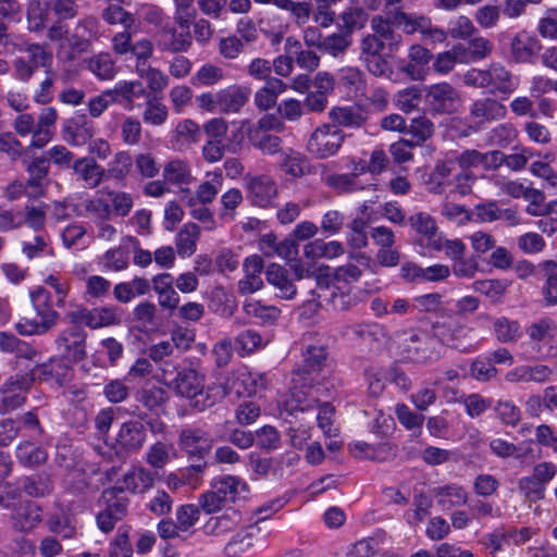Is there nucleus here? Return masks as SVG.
<instances>
[{
  "instance_id": "nucleus-46",
  "label": "nucleus",
  "mask_w": 557,
  "mask_h": 557,
  "mask_svg": "<svg viewBox=\"0 0 557 557\" xmlns=\"http://www.w3.org/2000/svg\"><path fill=\"white\" fill-rule=\"evenodd\" d=\"M133 166V159L126 151L117 152L109 162L106 170V178H113L117 183H124Z\"/></svg>"
},
{
  "instance_id": "nucleus-37",
  "label": "nucleus",
  "mask_w": 557,
  "mask_h": 557,
  "mask_svg": "<svg viewBox=\"0 0 557 557\" xmlns=\"http://www.w3.org/2000/svg\"><path fill=\"white\" fill-rule=\"evenodd\" d=\"M389 12L392 22L396 26L401 27L406 34H413L416 32L423 34L430 22V18L424 15L408 14L397 8Z\"/></svg>"
},
{
  "instance_id": "nucleus-63",
  "label": "nucleus",
  "mask_w": 557,
  "mask_h": 557,
  "mask_svg": "<svg viewBox=\"0 0 557 557\" xmlns=\"http://www.w3.org/2000/svg\"><path fill=\"white\" fill-rule=\"evenodd\" d=\"M282 168L286 173L294 177H300L310 173V164L308 160L298 152L286 154Z\"/></svg>"
},
{
  "instance_id": "nucleus-56",
  "label": "nucleus",
  "mask_w": 557,
  "mask_h": 557,
  "mask_svg": "<svg viewBox=\"0 0 557 557\" xmlns=\"http://www.w3.org/2000/svg\"><path fill=\"white\" fill-rule=\"evenodd\" d=\"M235 345L238 354L244 357L253 354L263 347L265 343L257 331L246 330L236 336Z\"/></svg>"
},
{
  "instance_id": "nucleus-53",
  "label": "nucleus",
  "mask_w": 557,
  "mask_h": 557,
  "mask_svg": "<svg viewBox=\"0 0 557 557\" xmlns=\"http://www.w3.org/2000/svg\"><path fill=\"white\" fill-rule=\"evenodd\" d=\"M410 226L420 235L429 239L430 244L436 239L437 225L434 218L426 212H417L408 220Z\"/></svg>"
},
{
  "instance_id": "nucleus-55",
  "label": "nucleus",
  "mask_w": 557,
  "mask_h": 557,
  "mask_svg": "<svg viewBox=\"0 0 557 557\" xmlns=\"http://www.w3.org/2000/svg\"><path fill=\"white\" fill-rule=\"evenodd\" d=\"M412 270V277H421L428 282H438L446 280L450 274L449 267L445 264H434L428 268H421L416 264L404 265V271Z\"/></svg>"
},
{
  "instance_id": "nucleus-57",
  "label": "nucleus",
  "mask_w": 557,
  "mask_h": 557,
  "mask_svg": "<svg viewBox=\"0 0 557 557\" xmlns=\"http://www.w3.org/2000/svg\"><path fill=\"white\" fill-rule=\"evenodd\" d=\"M350 45L351 39L348 35L332 34L323 38L319 50L334 58H339L345 54Z\"/></svg>"
},
{
  "instance_id": "nucleus-43",
  "label": "nucleus",
  "mask_w": 557,
  "mask_h": 557,
  "mask_svg": "<svg viewBox=\"0 0 557 557\" xmlns=\"http://www.w3.org/2000/svg\"><path fill=\"white\" fill-rule=\"evenodd\" d=\"M286 48L290 53L295 54V62L300 69L313 72L319 67L320 57L311 50H304L298 40L288 37L286 39Z\"/></svg>"
},
{
  "instance_id": "nucleus-35",
  "label": "nucleus",
  "mask_w": 557,
  "mask_h": 557,
  "mask_svg": "<svg viewBox=\"0 0 557 557\" xmlns=\"http://www.w3.org/2000/svg\"><path fill=\"white\" fill-rule=\"evenodd\" d=\"M433 495L440 506L445 507L449 504L451 507L467 505L469 502V493L466 488L457 483H449L433 490Z\"/></svg>"
},
{
  "instance_id": "nucleus-10",
  "label": "nucleus",
  "mask_w": 557,
  "mask_h": 557,
  "mask_svg": "<svg viewBox=\"0 0 557 557\" xmlns=\"http://www.w3.org/2000/svg\"><path fill=\"white\" fill-rule=\"evenodd\" d=\"M345 139L344 132L331 124H323L310 136L307 148L310 153L319 159H325L335 154Z\"/></svg>"
},
{
  "instance_id": "nucleus-16",
  "label": "nucleus",
  "mask_w": 557,
  "mask_h": 557,
  "mask_svg": "<svg viewBox=\"0 0 557 557\" xmlns=\"http://www.w3.org/2000/svg\"><path fill=\"white\" fill-rule=\"evenodd\" d=\"M248 198L256 206L267 208L276 198L277 187L275 182L267 175L250 178L247 185Z\"/></svg>"
},
{
  "instance_id": "nucleus-12",
  "label": "nucleus",
  "mask_w": 557,
  "mask_h": 557,
  "mask_svg": "<svg viewBox=\"0 0 557 557\" xmlns=\"http://www.w3.org/2000/svg\"><path fill=\"white\" fill-rule=\"evenodd\" d=\"M302 366L293 372L296 382L304 383L305 380L310 382L322 383L324 375L322 373L327 368V351L323 346H308L304 352Z\"/></svg>"
},
{
  "instance_id": "nucleus-17",
  "label": "nucleus",
  "mask_w": 557,
  "mask_h": 557,
  "mask_svg": "<svg viewBox=\"0 0 557 557\" xmlns=\"http://www.w3.org/2000/svg\"><path fill=\"white\" fill-rule=\"evenodd\" d=\"M52 13L55 20L48 30V38L58 41L60 48H65L69 42L70 0H55L52 4Z\"/></svg>"
},
{
  "instance_id": "nucleus-1",
  "label": "nucleus",
  "mask_w": 557,
  "mask_h": 557,
  "mask_svg": "<svg viewBox=\"0 0 557 557\" xmlns=\"http://www.w3.org/2000/svg\"><path fill=\"white\" fill-rule=\"evenodd\" d=\"M163 380L175 392L190 400V406L198 411L213 406L215 397L211 389H205V374L193 367L177 369L171 362H165L163 368Z\"/></svg>"
},
{
  "instance_id": "nucleus-34",
  "label": "nucleus",
  "mask_w": 557,
  "mask_h": 557,
  "mask_svg": "<svg viewBox=\"0 0 557 557\" xmlns=\"http://www.w3.org/2000/svg\"><path fill=\"white\" fill-rule=\"evenodd\" d=\"M200 237V227L195 223L184 224L175 238V249L180 257L187 258L195 253Z\"/></svg>"
},
{
  "instance_id": "nucleus-36",
  "label": "nucleus",
  "mask_w": 557,
  "mask_h": 557,
  "mask_svg": "<svg viewBox=\"0 0 557 557\" xmlns=\"http://www.w3.org/2000/svg\"><path fill=\"white\" fill-rule=\"evenodd\" d=\"M18 487L29 497H44L52 491L50 478L46 473H33L21 478Z\"/></svg>"
},
{
  "instance_id": "nucleus-30",
  "label": "nucleus",
  "mask_w": 557,
  "mask_h": 557,
  "mask_svg": "<svg viewBox=\"0 0 557 557\" xmlns=\"http://www.w3.org/2000/svg\"><path fill=\"white\" fill-rule=\"evenodd\" d=\"M249 90L231 86L218 92L220 111L224 113H237L248 101Z\"/></svg>"
},
{
  "instance_id": "nucleus-21",
  "label": "nucleus",
  "mask_w": 557,
  "mask_h": 557,
  "mask_svg": "<svg viewBox=\"0 0 557 557\" xmlns=\"http://www.w3.org/2000/svg\"><path fill=\"white\" fill-rule=\"evenodd\" d=\"M541 49L539 39L524 33L517 34L510 42V54L516 63H533Z\"/></svg>"
},
{
  "instance_id": "nucleus-19",
  "label": "nucleus",
  "mask_w": 557,
  "mask_h": 557,
  "mask_svg": "<svg viewBox=\"0 0 557 557\" xmlns=\"http://www.w3.org/2000/svg\"><path fill=\"white\" fill-rule=\"evenodd\" d=\"M41 519L42 510L33 502H22L12 509V527L17 531H30L40 523Z\"/></svg>"
},
{
  "instance_id": "nucleus-31",
  "label": "nucleus",
  "mask_w": 557,
  "mask_h": 557,
  "mask_svg": "<svg viewBox=\"0 0 557 557\" xmlns=\"http://www.w3.org/2000/svg\"><path fill=\"white\" fill-rule=\"evenodd\" d=\"M116 441L127 450H138L146 441L144 424L139 421H129L122 424Z\"/></svg>"
},
{
  "instance_id": "nucleus-47",
  "label": "nucleus",
  "mask_w": 557,
  "mask_h": 557,
  "mask_svg": "<svg viewBox=\"0 0 557 557\" xmlns=\"http://www.w3.org/2000/svg\"><path fill=\"white\" fill-rule=\"evenodd\" d=\"M103 498L107 502V510H110L112 515L115 516L119 520L127 513V507L129 499L124 494L123 487H112L108 488L103 492Z\"/></svg>"
},
{
  "instance_id": "nucleus-52",
  "label": "nucleus",
  "mask_w": 557,
  "mask_h": 557,
  "mask_svg": "<svg viewBox=\"0 0 557 557\" xmlns=\"http://www.w3.org/2000/svg\"><path fill=\"white\" fill-rule=\"evenodd\" d=\"M163 177L172 184H188L193 181L189 165L183 160H171L163 169Z\"/></svg>"
},
{
  "instance_id": "nucleus-48",
  "label": "nucleus",
  "mask_w": 557,
  "mask_h": 557,
  "mask_svg": "<svg viewBox=\"0 0 557 557\" xmlns=\"http://www.w3.org/2000/svg\"><path fill=\"white\" fill-rule=\"evenodd\" d=\"M72 395L76 398L77 403L72 412V418L74 419L76 430L82 433L88 423L94 405L86 397V393L84 391H74L72 392Z\"/></svg>"
},
{
  "instance_id": "nucleus-5",
  "label": "nucleus",
  "mask_w": 557,
  "mask_h": 557,
  "mask_svg": "<svg viewBox=\"0 0 557 557\" xmlns=\"http://www.w3.org/2000/svg\"><path fill=\"white\" fill-rule=\"evenodd\" d=\"M247 491V484L233 475L222 476L211 484V488L199 497V507L206 513H213L221 510L228 503Z\"/></svg>"
},
{
  "instance_id": "nucleus-13",
  "label": "nucleus",
  "mask_w": 557,
  "mask_h": 557,
  "mask_svg": "<svg viewBox=\"0 0 557 557\" xmlns=\"http://www.w3.org/2000/svg\"><path fill=\"white\" fill-rule=\"evenodd\" d=\"M213 437L209 432L200 429L188 426L181 431L178 436V446L188 457L203 459L213 447Z\"/></svg>"
},
{
  "instance_id": "nucleus-3",
  "label": "nucleus",
  "mask_w": 557,
  "mask_h": 557,
  "mask_svg": "<svg viewBox=\"0 0 557 557\" xmlns=\"http://www.w3.org/2000/svg\"><path fill=\"white\" fill-rule=\"evenodd\" d=\"M283 507L281 499H274L267 505L258 508V513H265L256 523L246 525L240 531L236 532L231 540L225 544L223 553L227 557H240L251 553L264 539L261 536V528L259 522L267 519L271 512L277 511Z\"/></svg>"
},
{
  "instance_id": "nucleus-64",
  "label": "nucleus",
  "mask_w": 557,
  "mask_h": 557,
  "mask_svg": "<svg viewBox=\"0 0 557 557\" xmlns=\"http://www.w3.org/2000/svg\"><path fill=\"white\" fill-rule=\"evenodd\" d=\"M112 91H114L116 99L117 97H122L128 104H132L134 99L140 97L147 98L148 95L143 83L138 81L121 83Z\"/></svg>"
},
{
  "instance_id": "nucleus-59",
  "label": "nucleus",
  "mask_w": 557,
  "mask_h": 557,
  "mask_svg": "<svg viewBox=\"0 0 557 557\" xmlns=\"http://www.w3.org/2000/svg\"><path fill=\"white\" fill-rule=\"evenodd\" d=\"M281 10L288 11L296 25H306L311 16L312 7L307 1L283 0Z\"/></svg>"
},
{
  "instance_id": "nucleus-60",
  "label": "nucleus",
  "mask_w": 557,
  "mask_h": 557,
  "mask_svg": "<svg viewBox=\"0 0 557 557\" xmlns=\"http://www.w3.org/2000/svg\"><path fill=\"white\" fill-rule=\"evenodd\" d=\"M434 124L425 116L421 115L411 120L407 127V133L414 139V145H421L433 136Z\"/></svg>"
},
{
  "instance_id": "nucleus-42",
  "label": "nucleus",
  "mask_w": 557,
  "mask_h": 557,
  "mask_svg": "<svg viewBox=\"0 0 557 557\" xmlns=\"http://www.w3.org/2000/svg\"><path fill=\"white\" fill-rule=\"evenodd\" d=\"M249 143L263 154H275L282 149V139L269 133L261 132L260 129H249Z\"/></svg>"
},
{
  "instance_id": "nucleus-4",
  "label": "nucleus",
  "mask_w": 557,
  "mask_h": 557,
  "mask_svg": "<svg viewBox=\"0 0 557 557\" xmlns=\"http://www.w3.org/2000/svg\"><path fill=\"white\" fill-rule=\"evenodd\" d=\"M431 329L442 345L462 351L468 349L466 344L469 342V333L473 331L450 309H441Z\"/></svg>"
},
{
  "instance_id": "nucleus-6",
  "label": "nucleus",
  "mask_w": 557,
  "mask_h": 557,
  "mask_svg": "<svg viewBox=\"0 0 557 557\" xmlns=\"http://www.w3.org/2000/svg\"><path fill=\"white\" fill-rule=\"evenodd\" d=\"M292 383L290 395L285 401L284 412L297 417L298 412L309 416L317 411L320 397L329 388L323 386L322 383L310 382V380H305L304 383L296 382L295 375H293Z\"/></svg>"
},
{
  "instance_id": "nucleus-14",
  "label": "nucleus",
  "mask_w": 557,
  "mask_h": 557,
  "mask_svg": "<svg viewBox=\"0 0 557 557\" xmlns=\"http://www.w3.org/2000/svg\"><path fill=\"white\" fill-rule=\"evenodd\" d=\"M487 89L493 95L508 96L517 90L519 81L500 62H493L486 69Z\"/></svg>"
},
{
  "instance_id": "nucleus-41",
  "label": "nucleus",
  "mask_w": 557,
  "mask_h": 557,
  "mask_svg": "<svg viewBox=\"0 0 557 557\" xmlns=\"http://www.w3.org/2000/svg\"><path fill=\"white\" fill-rule=\"evenodd\" d=\"M208 176L212 177L211 181L202 182L198 186L196 190V198L190 197L187 201L189 207H195L197 201L206 206L208 203H211L213 199L216 197L219 188L221 187L223 181L222 173H208Z\"/></svg>"
},
{
  "instance_id": "nucleus-58",
  "label": "nucleus",
  "mask_w": 557,
  "mask_h": 557,
  "mask_svg": "<svg viewBox=\"0 0 557 557\" xmlns=\"http://www.w3.org/2000/svg\"><path fill=\"white\" fill-rule=\"evenodd\" d=\"M243 309L249 317L259 319L262 323H271L280 315V310L274 306H265L257 300H247Z\"/></svg>"
},
{
  "instance_id": "nucleus-49",
  "label": "nucleus",
  "mask_w": 557,
  "mask_h": 557,
  "mask_svg": "<svg viewBox=\"0 0 557 557\" xmlns=\"http://www.w3.org/2000/svg\"><path fill=\"white\" fill-rule=\"evenodd\" d=\"M422 99H424L423 88L417 86L404 88L395 97L397 108L404 113H410L418 109Z\"/></svg>"
},
{
  "instance_id": "nucleus-15",
  "label": "nucleus",
  "mask_w": 557,
  "mask_h": 557,
  "mask_svg": "<svg viewBox=\"0 0 557 557\" xmlns=\"http://www.w3.org/2000/svg\"><path fill=\"white\" fill-rule=\"evenodd\" d=\"M72 323H82L90 329H100L119 323V317L113 308H86L72 312Z\"/></svg>"
},
{
  "instance_id": "nucleus-61",
  "label": "nucleus",
  "mask_w": 557,
  "mask_h": 557,
  "mask_svg": "<svg viewBox=\"0 0 557 557\" xmlns=\"http://www.w3.org/2000/svg\"><path fill=\"white\" fill-rule=\"evenodd\" d=\"M491 450L502 458L516 457L517 459L522 460L529 454L532 453L531 447H527L522 449V447H517L515 444L506 442L502 438H495L490 443Z\"/></svg>"
},
{
  "instance_id": "nucleus-25",
  "label": "nucleus",
  "mask_w": 557,
  "mask_h": 557,
  "mask_svg": "<svg viewBox=\"0 0 557 557\" xmlns=\"http://www.w3.org/2000/svg\"><path fill=\"white\" fill-rule=\"evenodd\" d=\"M505 115L506 107L494 98L478 99L470 108V117L476 124L500 120Z\"/></svg>"
},
{
  "instance_id": "nucleus-2",
  "label": "nucleus",
  "mask_w": 557,
  "mask_h": 557,
  "mask_svg": "<svg viewBox=\"0 0 557 557\" xmlns=\"http://www.w3.org/2000/svg\"><path fill=\"white\" fill-rule=\"evenodd\" d=\"M30 300L36 317L28 312L20 319L15 329L21 335L42 334L54 325L58 319L57 311L51 308L50 295L45 288L38 287L32 292Z\"/></svg>"
},
{
  "instance_id": "nucleus-39",
  "label": "nucleus",
  "mask_w": 557,
  "mask_h": 557,
  "mask_svg": "<svg viewBox=\"0 0 557 557\" xmlns=\"http://www.w3.org/2000/svg\"><path fill=\"white\" fill-rule=\"evenodd\" d=\"M150 282L145 277H135L131 282L119 283L114 286V297L122 304L129 302L135 296L149 292Z\"/></svg>"
},
{
  "instance_id": "nucleus-29",
  "label": "nucleus",
  "mask_w": 557,
  "mask_h": 557,
  "mask_svg": "<svg viewBox=\"0 0 557 557\" xmlns=\"http://www.w3.org/2000/svg\"><path fill=\"white\" fill-rule=\"evenodd\" d=\"M242 516L237 510L226 511L225 513L211 517L205 524L203 531L211 536H226L237 530L240 525Z\"/></svg>"
},
{
  "instance_id": "nucleus-27",
  "label": "nucleus",
  "mask_w": 557,
  "mask_h": 557,
  "mask_svg": "<svg viewBox=\"0 0 557 557\" xmlns=\"http://www.w3.org/2000/svg\"><path fill=\"white\" fill-rule=\"evenodd\" d=\"M152 288L158 294L159 306L171 311L175 310L180 302V296L173 288V276L170 273H161L152 278Z\"/></svg>"
},
{
  "instance_id": "nucleus-40",
  "label": "nucleus",
  "mask_w": 557,
  "mask_h": 557,
  "mask_svg": "<svg viewBox=\"0 0 557 557\" xmlns=\"http://www.w3.org/2000/svg\"><path fill=\"white\" fill-rule=\"evenodd\" d=\"M160 37L163 49L173 53L187 51L193 42L190 32H180L172 27L164 28L160 33Z\"/></svg>"
},
{
  "instance_id": "nucleus-18",
  "label": "nucleus",
  "mask_w": 557,
  "mask_h": 557,
  "mask_svg": "<svg viewBox=\"0 0 557 557\" xmlns=\"http://www.w3.org/2000/svg\"><path fill=\"white\" fill-rule=\"evenodd\" d=\"M245 276L238 282V293L249 295L263 287L261 273L264 268L263 260L258 255H252L244 261Z\"/></svg>"
},
{
  "instance_id": "nucleus-24",
  "label": "nucleus",
  "mask_w": 557,
  "mask_h": 557,
  "mask_svg": "<svg viewBox=\"0 0 557 557\" xmlns=\"http://www.w3.org/2000/svg\"><path fill=\"white\" fill-rule=\"evenodd\" d=\"M454 170V161L437 160L424 180L426 190L433 195L443 194L450 185V176Z\"/></svg>"
},
{
  "instance_id": "nucleus-11",
  "label": "nucleus",
  "mask_w": 557,
  "mask_h": 557,
  "mask_svg": "<svg viewBox=\"0 0 557 557\" xmlns=\"http://www.w3.org/2000/svg\"><path fill=\"white\" fill-rule=\"evenodd\" d=\"M52 62V54L38 44L27 45L22 54L14 60L13 66L16 77L23 82L29 81L38 67L48 69Z\"/></svg>"
},
{
  "instance_id": "nucleus-50",
  "label": "nucleus",
  "mask_w": 557,
  "mask_h": 557,
  "mask_svg": "<svg viewBox=\"0 0 557 557\" xmlns=\"http://www.w3.org/2000/svg\"><path fill=\"white\" fill-rule=\"evenodd\" d=\"M168 108L157 96L147 95L146 109L143 113V121L147 124L159 126L168 119Z\"/></svg>"
},
{
  "instance_id": "nucleus-33",
  "label": "nucleus",
  "mask_w": 557,
  "mask_h": 557,
  "mask_svg": "<svg viewBox=\"0 0 557 557\" xmlns=\"http://www.w3.org/2000/svg\"><path fill=\"white\" fill-rule=\"evenodd\" d=\"M153 474L143 467H133L129 469L122 479L124 491L133 494L144 493L153 485Z\"/></svg>"
},
{
  "instance_id": "nucleus-22",
  "label": "nucleus",
  "mask_w": 557,
  "mask_h": 557,
  "mask_svg": "<svg viewBox=\"0 0 557 557\" xmlns=\"http://www.w3.org/2000/svg\"><path fill=\"white\" fill-rule=\"evenodd\" d=\"M28 178L26 181V195L29 198H38L45 194V186L49 173L48 160L35 158L26 168Z\"/></svg>"
},
{
  "instance_id": "nucleus-20",
  "label": "nucleus",
  "mask_w": 557,
  "mask_h": 557,
  "mask_svg": "<svg viewBox=\"0 0 557 557\" xmlns=\"http://www.w3.org/2000/svg\"><path fill=\"white\" fill-rule=\"evenodd\" d=\"M265 280L276 289V296L282 299H293L297 288L289 277V272L283 265L271 263L265 269Z\"/></svg>"
},
{
  "instance_id": "nucleus-45",
  "label": "nucleus",
  "mask_w": 557,
  "mask_h": 557,
  "mask_svg": "<svg viewBox=\"0 0 557 557\" xmlns=\"http://www.w3.org/2000/svg\"><path fill=\"white\" fill-rule=\"evenodd\" d=\"M84 66L100 79H111L115 75L114 62L109 53H99L83 61Z\"/></svg>"
},
{
  "instance_id": "nucleus-23",
  "label": "nucleus",
  "mask_w": 557,
  "mask_h": 557,
  "mask_svg": "<svg viewBox=\"0 0 557 557\" xmlns=\"http://www.w3.org/2000/svg\"><path fill=\"white\" fill-rule=\"evenodd\" d=\"M391 18V12L386 18L381 15H376L371 20V29L375 32V36L380 37L386 54H392L397 51L401 45L403 37L396 33Z\"/></svg>"
},
{
  "instance_id": "nucleus-26",
  "label": "nucleus",
  "mask_w": 557,
  "mask_h": 557,
  "mask_svg": "<svg viewBox=\"0 0 557 557\" xmlns=\"http://www.w3.org/2000/svg\"><path fill=\"white\" fill-rule=\"evenodd\" d=\"M72 169L77 178L88 188H96L106 178V170L94 158L77 159Z\"/></svg>"
},
{
  "instance_id": "nucleus-38",
  "label": "nucleus",
  "mask_w": 557,
  "mask_h": 557,
  "mask_svg": "<svg viewBox=\"0 0 557 557\" xmlns=\"http://www.w3.org/2000/svg\"><path fill=\"white\" fill-rule=\"evenodd\" d=\"M331 125L336 127H361L366 119L359 109L352 107H335L329 112Z\"/></svg>"
},
{
  "instance_id": "nucleus-7",
  "label": "nucleus",
  "mask_w": 557,
  "mask_h": 557,
  "mask_svg": "<svg viewBox=\"0 0 557 557\" xmlns=\"http://www.w3.org/2000/svg\"><path fill=\"white\" fill-rule=\"evenodd\" d=\"M400 356L410 362L428 364L438 361L441 351L434 336L425 333H411L401 342Z\"/></svg>"
},
{
  "instance_id": "nucleus-28",
  "label": "nucleus",
  "mask_w": 557,
  "mask_h": 557,
  "mask_svg": "<svg viewBox=\"0 0 557 557\" xmlns=\"http://www.w3.org/2000/svg\"><path fill=\"white\" fill-rule=\"evenodd\" d=\"M344 245L337 240L325 242L324 239L317 238L309 242L304 247V256L312 261L319 259L332 260L334 258L341 257L344 255Z\"/></svg>"
},
{
  "instance_id": "nucleus-51",
  "label": "nucleus",
  "mask_w": 557,
  "mask_h": 557,
  "mask_svg": "<svg viewBox=\"0 0 557 557\" xmlns=\"http://www.w3.org/2000/svg\"><path fill=\"white\" fill-rule=\"evenodd\" d=\"M49 4L45 0H30L26 8L28 28L32 32H39L45 27L48 16Z\"/></svg>"
},
{
  "instance_id": "nucleus-54",
  "label": "nucleus",
  "mask_w": 557,
  "mask_h": 557,
  "mask_svg": "<svg viewBox=\"0 0 557 557\" xmlns=\"http://www.w3.org/2000/svg\"><path fill=\"white\" fill-rule=\"evenodd\" d=\"M16 458L24 466L36 467L47 460V454L30 442H22L16 447Z\"/></svg>"
},
{
  "instance_id": "nucleus-32",
  "label": "nucleus",
  "mask_w": 557,
  "mask_h": 557,
  "mask_svg": "<svg viewBox=\"0 0 557 557\" xmlns=\"http://www.w3.org/2000/svg\"><path fill=\"white\" fill-rule=\"evenodd\" d=\"M540 272L544 280L542 295L546 306L557 305V262L545 260L539 264Z\"/></svg>"
},
{
  "instance_id": "nucleus-62",
  "label": "nucleus",
  "mask_w": 557,
  "mask_h": 557,
  "mask_svg": "<svg viewBox=\"0 0 557 557\" xmlns=\"http://www.w3.org/2000/svg\"><path fill=\"white\" fill-rule=\"evenodd\" d=\"M317 413L315 411L313 413H310V418H315L319 428L322 430V432L331 437L336 435V430L332 428V418L334 416V407L327 403L324 401L323 404H319L317 407Z\"/></svg>"
},
{
  "instance_id": "nucleus-44",
  "label": "nucleus",
  "mask_w": 557,
  "mask_h": 557,
  "mask_svg": "<svg viewBox=\"0 0 557 557\" xmlns=\"http://www.w3.org/2000/svg\"><path fill=\"white\" fill-rule=\"evenodd\" d=\"M493 330L497 341L503 344L516 343L522 336L520 323L506 317L497 318L493 323Z\"/></svg>"
},
{
  "instance_id": "nucleus-8",
  "label": "nucleus",
  "mask_w": 557,
  "mask_h": 557,
  "mask_svg": "<svg viewBox=\"0 0 557 557\" xmlns=\"http://www.w3.org/2000/svg\"><path fill=\"white\" fill-rule=\"evenodd\" d=\"M425 111L433 115L451 114L460 104L458 90L447 82L423 87Z\"/></svg>"
},
{
  "instance_id": "nucleus-9",
  "label": "nucleus",
  "mask_w": 557,
  "mask_h": 557,
  "mask_svg": "<svg viewBox=\"0 0 557 557\" xmlns=\"http://www.w3.org/2000/svg\"><path fill=\"white\" fill-rule=\"evenodd\" d=\"M525 332L532 343V347L543 358H557V344L554 343L557 324L552 318L543 317L532 322Z\"/></svg>"
}]
</instances>
